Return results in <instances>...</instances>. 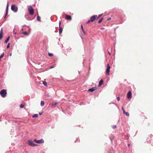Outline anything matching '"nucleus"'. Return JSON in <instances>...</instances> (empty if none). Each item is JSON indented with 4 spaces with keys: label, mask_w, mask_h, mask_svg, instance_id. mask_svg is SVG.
<instances>
[{
    "label": "nucleus",
    "mask_w": 153,
    "mask_h": 153,
    "mask_svg": "<svg viewBox=\"0 0 153 153\" xmlns=\"http://www.w3.org/2000/svg\"><path fill=\"white\" fill-rule=\"evenodd\" d=\"M7 94V90L5 89H2L0 91V94L3 98L6 97Z\"/></svg>",
    "instance_id": "obj_1"
},
{
    "label": "nucleus",
    "mask_w": 153,
    "mask_h": 153,
    "mask_svg": "<svg viewBox=\"0 0 153 153\" xmlns=\"http://www.w3.org/2000/svg\"><path fill=\"white\" fill-rule=\"evenodd\" d=\"M28 10L30 14L32 15L34 14V10L31 6H29L28 7Z\"/></svg>",
    "instance_id": "obj_2"
},
{
    "label": "nucleus",
    "mask_w": 153,
    "mask_h": 153,
    "mask_svg": "<svg viewBox=\"0 0 153 153\" xmlns=\"http://www.w3.org/2000/svg\"><path fill=\"white\" fill-rule=\"evenodd\" d=\"M27 142L28 144L30 146L34 147L38 146L37 144L34 143L31 140H28Z\"/></svg>",
    "instance_id": "obj_3"
},
{
    "label": "nucleus",
    "mask_w": 153,
    "mask_h": 153,
    "mask_svg": "<svg viewBox=\"0 0 153 153\" xmlns=\"http://www.w3.org/2000/svg\"><path fill=\"white\" fill-rule=\"evenodd\" d=\"M11 10L15 13H16L18 11V8L16 5L14 4L12 5L11 6Z\"/></svg>",
    "instance_id": "obj_4"
},
{
    "label": "nucleus",
    "mask_w": 153,
    "mask_h": 153,
    "mask_svg": "<svg viewBox=\"0 0 153 153\" xmlns=\"http://www.w3.org/2000/svg\"><path fill=\"white\" fill-rule=\"evenodd\" d=\"M33 141L38 143L41 144L44 143V140L43 139H41L39 140H37L36 139H35L33 140Z\"/></svg>",
    "instance_id": "obj_5"
},
{
    "label": "nucleus",
    "mask_w": 153,
    "mask_h": 153,
    "mask_svg": "<svg viewBox=\"0 0 153 153\" xmlns=\"http://www.w3.org/2000/svg\"><path fill=\"white\" fill-rule=\"evenodd\" d=\"M97 15H94L93 16H91L90 18V21H91V22H94V21L97 19Z\"/></svg>",
    "instance_id": "obj_6"
},
{
    "label": "nucleus",
    "mask_w": 153,
    "mask_h": 153,
    "mask_svg": "<svg viewBox=\"0 0 153 153\" xmlns=\"http://www.w3.org/2000/svg\"><path fill=\"white\" fill-rule=\"evenodd\" d=\"M110 67L108 64L107 65V68L106 70V73L107 74H108L110 71Z\"/></svg>",
    "instance_id": "obj_7"
},
{
    "label": "nucleus",
    "mask_w": 153,
    "mask_h": 153,
    "mask_svg": "<svg viewBox=\"0 0 153 153\" xmlns=\"http://www.w3.org/2000/svg\"><path fill=\"white\" fill-rule=\"evenodd\" d=\"M97 89L96 87H94L91 88H89L88 90V91L90 92H93L95 90Z\"/></svg>",
    "instance_id": "obj_8"
},
{
    "label": "nucleus",
    "mask_w": 153,
    "mask_h": 153,
    "mask_svg": "<svg viewBox=\"0 0 153 153\" xmlns=\"http://www.w3.org/2000/svg\"><path fill=\"white\" fill-rule=\"evenodd\" d=\"M127 97L128 99H130L132 97V93L131 91H128L127 94Z\"/></svg>",
    "instance_id": "obj_9"
},
{
    "label": "nucleus",
    "mask_w": 153,
    "mask_h": 153,
    "mask_svg": "<svg viewBox=\"0 0 153 153\" xmlns=\"http://www.w3.org/2000/svg\"><path fill=\"white\" fill-rule=\"evenodd\" d=\"M65 19L67 20H71L72 18L70 15H67L65 16Z\"/></svg>",
    "instance_id": "obj_10"
},
{
    "label": "nucleus",
    "mask_w": 153,
    "mask_h": 153,
    "mask_svg": "<svg viewBox=\"0 0 153 153\" xmlns=\"http://www.w3.org/2000/svg\"><path fill=\"white\" fill-rule=\"evenodd\" d=\"M3 32L2 28L0 31V40L3 37Z\"/></svg>",
    "instance_id": "obj_11"
},
{
    "label": "nucleus",
    "mask_w": 153,
    "mask_h": 153,
    "mask_svg": "<svg viewBox=\"0 0 153 153\" xmlns=\"http://www.w3.org/2000/svg\"><path fill=\"white\" fill-rule=\"evenodd\" d=\"M63 28L60 26H59V33L60 35L62 33Z\"/></svg>",
    "instance_id": "obj_12"
},
{
    "label": "nucleus",
    "mask_w": 153,
    "mask_h": 153,
    "mask_svg": "<svg viewBox=\"0 0 153 153\" xmlns=\"http://www.w3.org/2000/svg\"><path fill=\"white\" fill-rule=\"evenodd\" d=\"M25 17L26 19L28 20H32L33 19L31 17H29L28 16H25Z\"/></svg>",
    "instance_id": "obj_13"
},
{
    "label": "nucleus",
    "mask_w": 153,
    "mask_h": 153,
    "mask_svg": "<svg viewBox=\"0 0 153 153\" xmlns=\"http://www.w3.org/2000/svg\"><path fill=\"white\" fill-rule=\"evenodd\" d=\"M103 83V80L102 79H101L99 82L98 84V86H100L102 85V84Z\"/></svg>",
    "instance_id": "obj_14"
},
{
    "label": "nucleus",
    "mask_w": 153,
    "mask_h": 153,
    "mask_svg": "<svg viewBox=\"0 0 153 153\" xmlns=\"http://www.w3.org/2000/svg\"><path fill=\"white\" fill-rule=\"evenodd\" d=\"M147 142L151 143L152 146H153V139L152 141H150V140H149V138H147Z\"/></svg>",
    "instance_id": "obj_15"
},
{
    "label": "nucleus",
    "mask_w": 153,
    "mask_h": 153,
    "mask_svg": "<svg viewBox=\"0 0 153 153\" xmlns=\"http://www.w3.org/2000/svg\"><path fill=\"white\" fill-rule=\"evenodd\" d=\"M10 38V36H8L6 39L5 40L4 42V43H7L9 41Z\"/></svg>",
    "instance_id": "obj_16"
},
{
    "label": "nucleus",
    "mask_w": 153,
    "mask_h": 153,
    "mask_svg": "<svg viewBox=\"0 0 153 153\" xmlns=\"http://www.w3.org/2000/svg\"><path fill=\"white\" fill-rule=\"evenodd\" d=\"M22 33H23L24 35H25L27 36L29 35V33L26 31H25L23 32Z\"/></svg>",
    "instance_id": "obj_17"
},
{
    "label": "nucleus",
    "mask_w": 153,
    "mask_h": 153,
    "mask_svg": "<svg viewBox=\"0 0 153 153\" xmlns=\"http://www.w3.org/2000/svg\"><path fill=\"white\" fill-rule=\"evenodd\" d=\"M38 117V114H35L32 115V117L33 118H36Z\"/></svg>",
    "instance_id": "obj_18"
},
{
    "label": "nucleus",
    "mask_w": 153,
    "mask_h": 153,
    "mask_svg": "<svg viewBox=\"0 0 153 153\" xmlns=\"http://www.w3.org/2000/svg\"><path fill=\"white\" fill-rule=\"evenodd\" d=\"M81 28L82 29V32L83 33L84 35H85V32L84 30L83 27V26L82 25H81Z\"/></svg>",
    "instance_id": "obj_19"
},
{
    "label": "nucleus",
    "mask_w": 153,
    "mask_h": 153,
    "mask_svg": "<svg viewBox=\"0 0 153 153\" xmlns=\"http://www.w3.org/2000/svg\"><path fill=\"white\" fill-rule=\"evenodd\" d=\"M8 7H9V3H8V1H7L6 10H7V11L8 10Z\"/></svg>",
    "instance_id": "obj_20"
},
{
    "label": "nucleus",
    "mask_w": 153,
    "mask_h": 153,
    "mask_svg": "<svg viewBox=\"0 0 153 153\" xmlns=\"http://www.w3.org/2000/svg\"><path fill=\"white\" fill-rule=\"evenodd\" d=\"M42 84L44 86H47V83L45 81H43Z\"/></svg>",
    "instance_id": "obj_21"
},
{
    "label": "nucleus",
    "mask_w": 153,
    "mask_h": 153,
    "mask_svg": "<svg viewBox=\"0 0 153 153\" xmlns=\"http://www.w3.org/2000/svg\"><path fill=\"white\" fill-rule=\"evenodd\" d=\"M37 20L38 21H41V18L40 16H38L37 17Z\"/></svg>",
    "instance_id": "obj_22"
},
{
    "label": "nucleus",
    "mask_w": 153,
    "mask_h": 153,
    "mask_svg": "<svg viewBox=\"0 0 153 153\" xmlns=\"http://www.w3.org/2000/svg\"><path fill=\"white\" fill-rule=\"evenodd\" d=\"M45 104L44 102L43 101H41V102L40 105L42 106H43Z\"/></svg>",
    "instance_id": "obj_23"
},
{
    "label": "nucleus",
    "mask_w": 153,
    "mask_h": 153,
    "mask_svg": "<svg viewBox=\"0 0 153 153\" xmlns=\"http://www.w3.org/2000/svg\"><path fill=\"white\" fill-rule=\"evenodd\" d=\"M103 19V18H102L100 19L98 21V23H100L102 21Z\"/></svg>",
    "instance_id": "obj_24"
},
{
    "label": "nucleus",
    "mask_w": 153,
    "mask_h": 153,
    "mask_svg": "<svg viewBox=\"0 0 153 153\" xmlns=\"http://www.w3.org/2000/svg\"><path fill=\"white\" fill-rule=\"evenodd\" d=\"M4 55V52H3L1 55H0V61L1 60V59L3 57Z\"/></svg>",
    "instance_id": "obj_25"
},
{
    "label": "nucleus",
    "mask_w": 153,
    "mask_h": 153,
    "mask_svg": "<svg viewBox=\"0 0 153 153\" xmlns=\"http://www.w3.org/2000/svg\"><path fill=\"white\" fill-rule=\"evenodd\" d=\"M152 135H151L150 136H149L148 138H149V140H150V141H152L153 139L152 138V137L151 136Z\"/></svg>",
    "instance_id": "obj_26"
},
{
    "label": "nucleus",
    "mask_w": 153,
    "mask_h": 153,
    "mask_svg": "<svg viewBox=\"0 0 153 153\" xmlns=\"http://www.w3.org/2000/svg\"><path fill=\"white\" fill-rule=\"evenodd\" d=\"M48 55L50 56H53V54L52 53H48Z\"/></svg>",
    "instance_id": "obj_27"
},
{
    "label": "nucleus",
    "mask_w": 153,
    "mask_h": 153,
    "mask_svg": "<svg viewBox=\"0 0 153 153\" xmlns=\"http://www.w3.org/2000/svg\"><path fill=\"white\" fill-rule=\"evenodd\" d=\"M102 15V14H99L98 16H97V19H99V18H100Z\"/></svg>",
    "instance_id": "obj_28"
},
{
    "label": "nucleus",
    "mask_w": 153,
    "mask_h": 153,
    "mask_svg": "<svg viewBox=\"0 0 153 153\" xmlns=\"http://www.w3.org/2000/svg\"><path fill=\"white\" fill-rule=\"evenodd\" d=\"M125 115L127 116H129V113L128 112H125Z\"/></svg>",
    "instance_id": "obj_29"
},
{
    "label": "nucleus",
    "mask_w": 153,
    "mask_h": 153,
    "mask_svg": "<svg viewBox=\"0 0 153 153\" xmlns=\"http://www.w3.org/2000/svg\"><path fill=\"white\" fill-rule=\"evenodd\" d=\"M57 102H56L55 103H52V106H54L56 105L57 104Z\"/></svg>",
    "instance_id": "obj_30"
},
{
    "label": "nucleus",
    "mask_w": 153,
    "mask_h": 153,
    "mask_svg": "<svg viewBox=\"0 0 153 153\" xmlns=\"http://www.w3.org/2000/svg\"><path fill=\"white\" fill-rule=\"evenodd\" d=\"M10 43H8L7 44V49H8L10 47Z\"/></svg>",
    "instance_id": "obj_31"
},
{
    "label": "nucleus",
    "mask_w": 153,
    "mask_h": 153,
    "mask_svg": "<svg viewBox=\"0 0 153 153\" xmlns=\"http://www.w3.org/2000/svg\"><path fill=\"white\" fill-rule=\"evenodd\" d=\"M24 107V105L23 104H21L20 105V107L21 108H23Z\"/></svg>",
    "instance_id": "obj_32"
},
{
    "label": "nucleus",
    "mask_w": 153,
    "mask_h": 153,
    "mask_svg": "<svg viewBox=\"0 0 153 153\" xmlns=\"http://www.w3.org/2000/svg\"><path fill=\"white\" fill-rule=\"evenodd\" d=\"M120 100V97H117V100L118 101H119Z\"/></svg>",
    "instance_id": "obj_33"
},
{
    "label": "nucleus",
    "mask_w": 153,
    "mask_h": 153,
    "mask_svg": "<svg viewBox=\"0 0 153 153\" xmlns=\"http://www.w3.org/2000/svg\"><path fill=\"white\" fill-rule=\"evenodd\" d=\"M90 22H91V21H90V19L88 20V21L86 23V24H88Z\"/></svg>",
    "instance_id": "obj_34"
},
{
    "label": "nucleus",
    "mask_w": 153,
    "mask_h": 153,
    "mask_svg": "<svg viewBox=\"0 0 153 153\" xmlns=\"http://www.w3.org/2000/svg\"><path fill=\"white\" fill-rule=\"evenodd\" d=\"M8 13V11L6 10V13L5 15H7Z\"/></svg>",
    "instance_id": "obj_35"
},
{
    "label": "nucleus",
    "mask_w": 153,
    "mask_h": 153,
    "mask_svg": "<svg viewBox=\"0 0 153 153\" xmlns=\"http://www.w3.org/2000/svg\"><path fill=\"white\" fill-rule=\"evenodd\" d=\"M113 128L114 129L116 128V125L113 126Z\"/></svg>",
    "instance_id": "obj_36"
},
{
    "label": "nucleus",
    "mask_w": 153,
    "mask_h": 153,
    "mask_svg": "<svg viewBox=\"0 0 153 153\" xmlns=\"http://www.w3.org/2000/svg\"><path fill=\"white\" fill-rule=\"evenodd\" d=\"M111 19V17H109L107 19L108 21H109Z\"/></svg>",
    "instance_id": "obj_37"
},
{
    "label": "nucleus",
    "mask_w": 153,
    "mask_h": 153,
    "mask_svg": "<svg viewBox=\"0 0 153 153\" xmlns=\"http://www.w3.org/2000/svg\"><path fill=\"white\" fill-rule=\"evenodd\" d=\"M43 113V112H39V115H41L42 113Z\"/></svg>",
    "instance_id": "obj_38"
},
{
    "label": "nucleus",
    "mask_w": 153,
    "mask_h": 153,
    "mask_svg": "<svg viewBox=\"0 0 153 153\" xmlns=\"http://www.w3.org/2000/svg\"><path fill=\"white\" fill-rule=\"evenodd\" d=\"M46 96L47 97H50V96L49 94H47Z\"/></svg>",
    "instance_id": "obj_39"
},
{
    "label": "nucleus",
    "mask_w": 153,
    "mask_h": 153,
    "mask_svg": "<svg viewBox=\"0 0 153 153\" xmlns=\"http://www.w3.org/2000/svg\"><path fill=\"white\" fill-rule=\"evenodd\" d=\"M123 113L124 114H125V112H126L125 110H123Z\"/></svg>",
    "instance_id": "obj_40"
},
{
    "label": "nucleus",
    "mask_w": 153,
    "mask_h": 153,
    "mask_svg": "<svg viewBox=\"0 0 153 153\" xmlns=\"http://www.w3.org/2000/svg\"><path fill=\"white\" fill-rule=\"evenodd\" d=\"M61 24V22L60 21L59 22V26H60V25Z\"/></svg>",
    "instance_id": "obj_41"
},
{
    "label": "nucleus",
    "mask_w": 153,
    "mask_h": 153,
    "mask_svg": "<svg viewBox=\"0 0 153 153\" xmlns=\"http://www.w3.org/2000/svg\"><path fill=\"white\" fill-rule=\"evenodd\" d=\"M122 111H123V110H124L123 108V106L122 107Z\"/></svg>",
    "instance_id": "obj_42"
},
{
    "label": "nucleus",
    "mask_w": 153,
    "mask_h": 153,
    "mask_svg": "<svg viewBox=\"0 0 153 153\" xmlns=\"http://www.w3.org/2000/svg\"><path fill=\"white\" fill-rule=\"evenodd\" d=\"M104 29V27H101V28H100V29L101 30H103V29Z\"/></svg>",
    "instance_id": "obj_43"
},
{
    "label": "nucleus",
    "mask_w": 153,
    "mask_h": 153,
    "mask_svg": "<svg viewBox=\"0 0 153 153\" xmlns=\"http://www.w3.org/2000/svg\"><path fill=\"white\" fill-rule=\"evenodd\" d=\"M7 15H5L4 16V19H5L6 17V16Z\"/></svg>",
    "instance_id": "obj_44"
},
{
    "label": "nucleus",
    "mask_w": 153,
    "mask_h": 153,
    "mask_svg": "<svg viewBox=\"0 0 153 153\" xmlns=\"http://www.w3.org/2000/svg\"><path fill=\"white\" fill-rule=\"evenodd\" d=\"M77 140H78V138H76V140L75 141V142H76Z\"/></svg>",
    "instance_id": "obj_45"
},
{
    "label": "nucleus",
    "mask_w": 153,
    "mask_h": 153,
    "mask_svg": "<svg viewBox=\"0 0 153 153\" xmlns=\"http://www.w3.org/2000/svg\"><path fill=\"white\" fill-rule=\"evenodd\" d=\"M53 68V66H51L50 67V68Z\"/></svg>",
    "instance_id": "obj_46"
},
{
    "label": "nucleus",
    "mask_w": 153,
    "mask_h": 153,
    "mask_svg": "<svg viewBox=\"0 0 153 153\" xmlns=\"http://www.w3.org/2000/svg\"><path fill=\"white\" fill-rule=\"evenodd\" d=\"M12 55V53H10V56H11Z\"/></svg>",
    "instance_id": "obj_47"
},
{
    "label": "nucleus",
    "mask_w": 153,
    "mask_h": 153,
    "mask_svg": "<svg viewBox=\"0 0 153 153\" xmlns=\"http://www.w3.org/2000/svg\"><path fill=\"white\" fill-rule=\"evenodd\" d=\"M128 146L129 147V146H130V144H128Z\"/></svg>",
    "instance_id": "obj_48"
},
{
    "label": "nucleus",
    "mask_w": 153,
    "mask_h": 153,
    "mask_svg": "<svg viewBox=\"0 0 153 153\" xmlns=\"http://www.w3.org/2000/svg\"><path fill=\"white\" fill-rule=\"evenodd\" d=\"M14 34H16V33L15 32V33H14Z\"/></svg>",
    "instance_id": "obj_49"
},
{
    "label": "nucleus",
    "mask_w": 153,
    "mask_h": 153,
    "mask_svg": "<svg viewBox=\"0 0 153 153\" xmlns=\"http://www.w3.org/2000/svg\"><path fill=\"white\" fill-rule=\"evenodd\" d=\"M108 53H109V54H110V52H108Z\"/></svg>",
    "instance_id": "obj_50"
},
{
    "label": "nucleus",
    "mask_w": 153,
    "mask_h": 153,
    "mask_svg": "<svg viewBox=\"0 0 153 153\" xmlns=\"http://www.w3.org/2000/svg\"><path fill=\"white\" fill-rule=\"evenodd\" d=\"M82 104L81 103H80V105H81Z\"/></svg>",
    "instance_id": "obj_51"
},
{
    "label": "nucleus",
    "mask_w": 153,
    "mask_h": 153,
    "mask_svg": "<svg viewBox=\"0 0 153 153\" xmlns=\"http://www.w3.org/2000/svg\"><path fill=\"white\" fill-rule=\"evenodd\" d=\"M122 22H121L120 23H122Z\"/></svg>",
    "instance_id": "obj_52"
},
{
    "label": "nucleus",
    "mask_w": 153,
    "mask_h": 153,
    "mask_svg": "<svg viewBox=\"0 0 153 153\" xmlns=\"http://www.w3.org/2000/svg\"><path fill=\"white\" fill-rule=\"evenodd\" d=\"M23 30V28H22V29H21V30Z\"/></svg>",
    "instance_id": "obj_53"
}]
</instances>
